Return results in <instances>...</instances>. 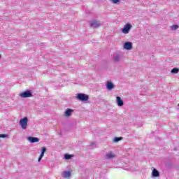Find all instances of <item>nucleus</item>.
<instances>
[{"label": "nucleus", "mask_w": 179, "mask_h": 179, "mask_svg": "<svg viewBox=\"0 0 179 179\" xmlns=\"http://www.w3.org/2000/svg\"><path fill=\"white\" fill-rule=\"evenodd\" d=\"M27 122H29V119H27V117L20 120V124L22 129H26L27 128Z\"/></svg>", "instance_id": "nucleus-1"}, {"label": "nucleus", "mask_w": 179, "mask_h": 179, "mask_svg": "<svg viewBox=\"0 0 179 179\" xmlns=\"http://www.w3.org/2000/svg\"><path fill=\"white\" fill-rule=\"evenodd\" d=\"M131 29H132V25H131V24L129 23H127L124 25V27L122 29V32L124 33V34H128Z\"/></svg>", "instance_id": "nucleus-2"}, {"label": "nucleus", "mask_w": 179, "mask_h": 179, "mask_svg": "<svg viewBox=\"0 0 179 179\" xmlns=\"http://www.w3.org/2000/svg\"><path fill=\"white\" fill-rule=\"evenodd\" d=\"M77 99L81 101H87L89 96L85 94H78Z\"/></svg>", "instance_id": "nucleus-3"}, {"label": "nucleus", "mask_w": 179, "mask_h": 179, "mask_svg": "<svg viewBox=\"0 0 179 179\" xmlns=\"http://www.w3.org/2000/svg\"><path fill=\"white\" fill-rule=\"evenodd\" d=\"M20 97H22V99H27V97H32L33 94L30 91H26L20 94Z\"/></svg>", "instance_id": "nucleus-4"}, {"label": "nucleus", "mask_w": 179, "mask_h": 179, "mask_svg": "<svg viewBox=\"0 0 179 179\" xmlns=\"http://www.w3.org/2000/svg\"><path fill=\"white\" fill-rule=\"evenodd\" d=\"M45 152H47V148H45V147H43L41 150V153L38 159V162H41V159L44 157V153H45Z\"/></svg>", "instance_id": "nucleus-5"}, {"label": "nucleus", "mask_w": 179, "mask_h": 179, "mask_svg": "<svg viewBox=\"0 0 179 179\" xmlns=\"http://www.w3.org/2000/svg\"><path fill=\"white\" fill-rule=\"evenodd\" d=\"M124 48L125 50H132V43H131V42H126L124 44Z\"/></svg>", "instance_id": "nucleus-6"}, {"label": "nucleus", "mask_w": 179, "mask_h": 179, "mask_svg": "<svg viewBox=\"0 0 179 179\" xmlns=\"http://www.w3.org/2000/svg\"><path fill=\"white\" fill-rule=\"evenodd\" d=\"M116 102L117 103V106H119V107H122V106H124V101H122L120 96L116 97Z\"/></svg>", "instance_id": "nucleus-7"}, {"label": "nucleus", "mask_w": 179, "mask_h": 179, "mask_svg": "<svg viewBox=\"0 0 179 179\" xmlns=\"http://www.w3.org/2000/svg\"><path fill=\"white\" fill-rule=\"evenodd\" d=\"M28 141H29L31 143H36V142H38L40 139L37 137H29Z\"/></svg>", "instance_id": "nucleus-8"}, {"label": "nucleus", "mask_w": 179, "mask_h": 179, "mask_svg": "<svg viewBox=\"0 0 179 179\" xmlns=\"http://www.w3.org/2000/svg\"><path fill=\"white\" fill-rule=\"evenodd\" d=\"M106 88L108 90H112L114 89V84L111 83V81H108L106 83Z\"/></svg>", "instance_id": "nucleus-9"}, {"label": "nucleus", "mask_w": 179, "mask_h": 179, "mask_svg": "<svg viewBox=\"0 0 179 179\" xmlns=\"http://www.w3.org/2000/svg\"><path fill=\"white\" fill-rule=\"evenodd\" d=\"M72 111H73L72 109H68L66 110L64 113L65 117H71V115H72Z\"/></svg>", "instance_id": "nucleus-10"}, {"label": "nucleus", "mask_w": 179, "mask_h": 179, "mask_svg": "<svg viewBox=\"0 0 179 179\" xmlns=\"http://www.w3.org/2000/svg\"><path fill=\"white\" fill-rule=\"evenodd\" d=\"M160 173H159V171H157L156 169H154L152 170V177H159Z\"/></svg>", "instance_id": "nucleus-11"}, {"label": "nucleus", "mask_w": 179, "mask_h": 179, "mask_svg": "<svg viewBox=\"0 0 179 179\" xmlns=\"http://www.w3.org/2000/svg\"><path fill=\"white\" fill-rule=\"evenodd\" d=\"M91 26H92L93 27H99V26H100V22L92 21V22L91 23Z\"/></svg>", "instance_id": "nucleus-12"}, {"label": "nucleus", "mask_w": 179, "mask_h": 179, "mask_svg": "<svg viewBox=\"0 0 179 179\" xmlns=\"http://www.w3.org/2000/svg\"><path fill=\"white\" fill-rule=\"evenodd\" d=\"M63 176L64 178H69L71 177V171H65L63 173Z\"/></svg>", "instance_id": "nucleus-13"}, {"label": "nucleus", "mask_w": 179, "mask_h": 179, "mask_svg": "<svg viewBox=\"0 0 179 179\" xmlns=\"http://www.w3.org/2000/svg\"><path fill=\"white\" fill-rule=\"evenodd\" d=\"M106 157H107V159H114V157H115V155L110 152V153L106 154Z\"/></svg>", "instance_id": "nucleus-14"}, {"label": "nucleus", "mask_w": 179, "mask_h": 179, "mask_svg": "<svg viewBox=\"0 0 179 179\" xmlns=\"http://www.w3.org/2000/svg\"><path fill=\"white\" fill-rule=\"evenodd\" d=\"M72 157H73V155H72L66 154L64 155V159H66V160H69V159H72Z\"/></svg>", "instance_id": "nucleus-15"}, {"label": "nucleus", "mask_w": 179, "mask_h": 179, "mask_svg": "<svg viewBox=\"0 0 179 179\" xmlns=\"http://www.w3.org/2000/svg\"><path fill=\"white\" fill-rule=\"evenodd\" d=\"M171 73H178L179 72V69L178 68H173L171 71Z\"/></svg>", "instance_id": "nucleus-16"}, {"label": "nucleus", "mask_w": 179, "mask_h": 179, "mask_svg": "<svg viewBox=\"0 0 179 179\" xmlns=\"http://www.w3.org/2000/svg\"><path fill=\"white\" fill-rule=\"evenodd\" d=\"M171 30H177V29H178V25H177V24L172 25V26H171Z\"/></svg>", "instance_id": "nucleus-17"}, {"label": "nucleus", "mask_w": 179, "mask_h": 179, "mask_svg": "<svg viewBox=\"0 0 179 179\" xmlns=\"http://www.w3.org/2000/svg\"><path fill=\"white\" fill-rule=\"evenodd\" d=\"M121 139H122V137H115L113 140V142H120V141H121Z\"/></svg>", "instance_id": "nucleus-18"}, {"label": "nucleus", "mask_w": 179, "mask_h": 179, "mask_svg": "<svg viewBox=\"0 0 179 179\" xmlns=\"http://www.w3.org/2000/svg\"><path fill=\"white\" fill-rule=\"evenodd\" d=\"M113 3H118V2H120V0H110Z\"/></svg>", "instance_id": "nucleus-19"}, {"label": "nucleus", "mask_w": 179, "mask_h": 179, "mask_svg": "<svg viewBox=\"0 0 179 179\" xmlns=\"http://www.w3.org/2000/svg\"><path fill=\"white\" fill-rule=\"evenodd\" d=\"M115 61H120V57L117 56L114 58Z\"/></svg>", "instance_id": "nucleus-20"}, {"label": "nucleus", "mask_w": 179, "mask_h": 179, "mask_svg": "<svg viewBox=\"0 0 179 179\" xmlns=\"http://www.w3.org/2000/svg\"><path fill=\"white\" fill-rule=\"evenodd\" d=\"M0 138H6V135H5V134H0Z\"/></svg>", "instance_id": "nucleus-21"}, {"label": "nucleus", "mask_w": 179, "mask_h": 179, "mask_svg": "<svg viewBox=\"0 0 179 179\" xmlns=\"http://www.w3.org/2000/svg\"><path fill=\"white\" fill-rule=\"evenodd\" d=\"M0 58H1V55H0Z\"/></svg>", "instance_id": "nucleus-22"}]
</instances>
